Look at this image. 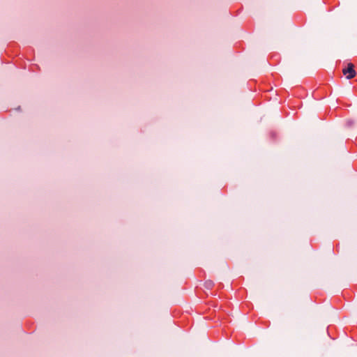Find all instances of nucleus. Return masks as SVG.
I'll return each mask as SVG.
<instances>
[{"instance_id":"7ed1b4c3","label":"nucleus","mask_w":357,"mask_h":357,"mask_svg":"<svg viewBox=\"0 0 357 357\" xmlns=\"http://www.w3.org/2000/svg\"><path fill=\"white\" fill-rule=\"evenodd\" d=\"M206 284L208 288H210L212 286V282H207Z\"/></svg>"},{"instance_id":"f03ea898","label":"nucleus","mask_w":357,"mask_h":357,"mask_svg":"<svg viewBox=\"0 0 357 357\" xmlns=\"http://www.w3.org/2000/svg\"><path fill=\"white\" fill-rule=\"evenodd\" d=\"M353 124H354V121L352 120H349L347 121V126L348 127L352 126Z\"/></svg>"},{"instance_id":"f257e3e1","label":"nucleus","mask_w":357,"mask_h":357,"mask_svg":"<svg viewBox=\"0 0 357 357\" xmlns=\"http://www.w3.org/2000/svg\"><path fill=\"white\" fill-rule=\"evenodd\" d=\"M342 72H343V74L344 75H346V77L348 79H351L356 76V71L354 70V66L351 63H349L347 66V68H344Z\"/></svg>"}]
</instances>
